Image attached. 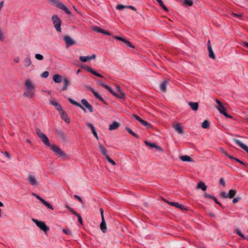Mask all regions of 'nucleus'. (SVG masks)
<instances>
[{
  "instance_id": "f257e3e1",
  "label": "nucleus",
  "mask_w": 248,
  "mask_h": 248,
  "mask_svg": "<svg viewBox=\"0 0 248 248\" xmlns=\"http://www.w3.org/2000/svg\"><path fill=\"white\" fill-rule=\"evenodd\" d=\"M26 90L23 94L24 96L33 98L35 95V86L30 79H27L25 83Z\"/></svg>"
},
{
  "instance_id": "f03ea898",
  "label": "nucleus",
  "mask_w": 248,
  "mask_h": 248,
  "mask_svg": "<svg viewBox=\"0 0 248 248\" xmlns=\"http://www.w3.org/2000/svg\"><path fill=\"white\" fill-rule=\"evenodd\" d=\"M48 1L51 4L64 11L67 15H70L71 14V13L68 8L59 0H48Z\"/></svg>"
},
{
  "instance_id": "7ed1b4c3",
  "label": "nucleus",
  "mask_w": 248,
  "mask_h": 248,
  "mask_svg": "<svg viewBox=\"0 0 248 248\" xmlns=\"http://www.w3.org/2000/svg\"><path fill=\"white\" fill-rule=\"evenodd\" d=\"M53 24L56 31L59 32L62 31L61 24L62 21L60 18L57 15H53L51 17Z\"/></svg>"
},
{
  "instance_id": "20e7f679",
  "label": "nucleus",
  "mask_w": 248,
  "mask_h": 248,
  "mask_svg": "<svg viewBox=\"0 0 248 248\" xmlns=\"http://www.w3.org/2000/svg\"><path fill=\"white\" fill-rule=\"evenodd\" d=\"M36 133L39 138L40 139L41 141L44 143V144L46 146H51L49 141V140L47 138V136L44 134L40 129L38 128H36Z\"/></svg>"
},
{
  "instance_id": "39448f33",
  "label": "nucleus",
  "mask_w": 248,
  "mask_h": 248,
  "mask_svg": "<svg viewBox=\"0 0 248 248\" xmlns=\"http://www.w3.org/2000/svg\"><path fill=\"white\" fill-rule=\"evenodd\" d=\"M50 148L55 154L62 158L67 157V155L63 152L58 146L55 145H52L50 146Z\"/></svg>"
},
{
  "instance_id": "423d86ee",
  "label": "nucleus",
  "mask_w": 248,
  "mask_h": 248,
  "mask_svg": "<svg viewBox=\"0 0 248 248\" xmlns=\"http://www.w3.org/2000/svg\"><path fill=\"white\" fill-rule=\"evenodd\" d=\"M32 221L44 232H46L49 231V228L46 226L45 222L34 218H32Z\"/></svg>"
},
{
  "instance_id": "0eeeda50",
  "label": "nucleus",
  "mask_w": 248,
  "mask_h": 248,
  "mask_svg": "<svg viewBox=\"0 0 248 248\" xmlns=\"http://www.w3.org/2000/svg\"><path fill=\"white\" fill-rule=\"evenodd\" d=\"M236 194V190L234 189L230 190L229 193L222 191L220 193V196L224 198H232Z\"/></svg>"
},
{
  "instance_id": "6e6552de",
  "label": "nucleus",
  "mask_w": 248,
  "mask_h": 248,
  "mask_svg": "<svg viewBox=\"0 0 248 248\" xmlns=\"http://www.w3.org/2000/svg\"><path fill=\"white\" fill-rule=\"evenodd\" d=\"M27 180L29 183L32 186H36L38 184L35 176L32 174H29L28 175Z\"/></svg>"
},
{
  "instance_id": "1a4fd4ad",
  "label": "nucleus",
  "mask_w": 248,
  "mask_h": 248,
  "mask_svg": "<svg viewBox=\"0 0 248 248\" xmlns=\"http://www.w3.org/2000/svg\"><path fill=\"white\" fill-rule=\"evenodd\" d=\"M92 29L93 31L95 32L101 33L107 35H111V33L110 32L98 27L93 26L92 27Z\"/></svg>"
},
{
  "instance_id": "9d476101",
  "label": "nucleus",
  "mask_w": 248,
  "mask_h": 248,
  "mask_svg": "<svg viewBox=\"0 0 248 248\" xmlns=\"http://www.w3.org/2000/svg\"><path fill=\"white\" fill-rule=\"evenodd\" d=\"M63 40L66 43L67 46H71L75 44V41H74L69 36L65 35L63 37Z\"/></svg>"
},
{
  "instance_id": "9b49d317",
  "label": "nucleus",
  "mask_w": 248,
  "mask_h": 248,
  "mask_svg": "<svg viewBox=\"0 0 248 248\" xmlns=\"http://www.w3.org/2000/svg\"><path fill=\"white\" fill-rule=\"evenodd\" d=\"M81 103L90 112H93V108L92 106L85 99H81Z\"/></svg>"
},
{
  "instance_id": "f8f14e48",
  "label": "nucleus",
  "mask_w": 248,
  "mask_h": 248,
  "mask_svg": "<svg viewBox=\"0 0 248 248\" xmlns=\"http://www.w3.org/2000/svg\"><path fill=\"white\" fill-rule=\"evenodd\" d=\"M234 142L239 145L241 148L244 150L248 153V147L244 144L241 141L237 139L234 140Z\"/></svg>"
},
{
  "instance_id": "ddd939ff",
  "label": "nucleus",
  "mask_w": 248,
  "mask_h": 248,
  "mask_svg": "<svg viewBox=\"0 0 248 248\" xmlns=\"http://www.w3.org/2000/svg\"><path fill=\"white\" fill-rule=\"evenodd\" d=\"M51 105L54 106L56 109H57L60 112L63 110L62 106L55 100L52 99L49 101Z\"/></svg>"
},
{
  "instance_id": "4468645a",
  "label": "nucleus",
  "mask_w": 248,
  "mask_h": 248,
  "mask_svg": "<svg viewBox=\"0 0 248 248\" xmlns=\"http://www.w3.org/2000/svg\"><path fill=\"white\" fill-rule=\"evenodd\" d=\"M173 128L179 134H183L184 133V130L182 127L181 126L179 123H176L174 124Z\"/></svg>"
},
{
  "instance_id": "2eb2a0df",
  "label": "nucleus",
  "mask_w": 248,
  "mask_h": 248,
  "mask_svg": "<svg viewBox=\"0 0 248 248\" xmlns=\"http://www.w3.org/2000/svg\"><path fill=\"white\" fill-rule=\"evenodd\" d=\"M217 108L221 114L224 115L226 117L230 118H232V117L231 115H228L226 113V108H224L223 106H221V107H217Z\"/></svg>"
},
{
  "instance_id": "dca6fc26",
  "label": "nucleus",
  "mask_w": 248,
  "mask_h": 248,
  "mask_svg": "<svg viewBox=\"0 0 248 248\" xmlns=\"http://www.w3.org/2000/svg\"><path fill=\"white\" fill-rule=\"evenodd\" d=\"M68 101L73 105H75L76 106L80 108L81 109H82L84 112H86V109L85 108L79 103L76 102V101L74 100L73 99L69 98L68 99Z\"/></svg>"
},
{
  "instance_id": "f3484780",
  "label": "nucleus",
  "mask_w": 248,
  "mask_h": 248,
  "mask_svg": "<svg viewBox=\"0 0 248 248\" xmlns=\"http://www.w3.org/2000/svg\"><path fill=\"white\" fill-rule=\"evenodd\" d=\"M60 114L61 115L62 118L67 123H70V119L69 118L67 114L62 110V111H60Z\"/></svg>"
},
{
  "instance_id": "a211bd4d",
  "label": "nucleus",
  "mask_w": 248,
  "mask_h": 248,
  "mask_svg": "<svg viewBox=\"0 0 248 248\" xmlns=\"http://www.w3.org/2000/svg\"><path fill=\"white\" fill-rule=\"evenodd\" d=\"M99 148L101 151V153L106 157L108 156V151L106 148L101 144H99Z\"/></svg>"
},
{
  "instance_id": "6ab92c4d",
  "label": "nucleus",
  "mask_w": 248,
  "mask_h": 248,
  "mask_svg": "<svg viewBox=\"0 0 248 248\" xmlns=\"http://www.w3.org/2000/svg\"><path fill=\"white\" fill-rule=\"evenodd\" d=\"M188 105L190 106L191 109L193 111H196L198 110L199 108L198 103L190 102L188 103Z\"/></svg>"
},
{
  "instance_id": "aec40b11",
  "label": "nucleus",
  "mask_w": 248,
  "mask_h": 248,
  "mask_svg": "<svg viewBox=\"0 0 248 248\" xmlns=\"http://www.w3.org/2000/svg\"><path fill=\"white\" fill-rule=\"evenodd\" d=\"M145 144L151 148H155L157 150L161 151V149L159 146H157L155 143H151L147 141H144Z\"/></svg>"
},
{
  "instance_id": "412c9836",
  "label": "nucleus",
  "mask_w": 248,
  "mask_h": 248,
  "mask_svg": "<svg viewBox=\"0 0 248 248\" xmlns=\"http://www.w3.org/2000/svg\"><path fill=\"white\" fill-rule=\"evenodd\" d=\"M120 126V124L117 122H114L112 124L109 125V130H113L117 129Z\"/></svg>"
},
{
  "instance_id": "4be33fe9",
  "label": "nucleus",
  "mask_w": 248,
  "mask_h": 248,
  "mask_svg": "<svg viewBox=\"0 0 248 248\" xmlns=\"http://www.w3.org/2000/svg\"><path fill=\"white\" fill-rule=\"evenodd\" d=\"M23 64L25 67H28L31 64V61L30 58L26 57L23 60Z\"/></svg>"
},
{
  "instance_id": "5701e85b",
  "label": "nucleus",
  "mask_w": 248,
  "mask_h": 248,
  "mask_svg": "<svg viewBox=\"0 0 248 248\" xmlns=\"http://www.w3.org/2000/svg\"><path fill=\"white\" fill-rule=\"evenodd\" d=\"M180 159L181 160H182L183 161H185V162H193V161L192 158L190 156H189L187 155H185L181 156L180 157Z\"/></svg>"
},
{
  "instance_id": "b1692460",
  "label": "nucleus",
  "mask_w": 248,
  "mask_h": 248,
  "mask_svg": "<svg viewBox=\"0 0 248 248\" xmlns=\"http://www.w3.org/2000/svg\"><path fill=\"white\" fill-rule=\"evenodd\" d=\"M100 228L103 232H106L107 227L104 217H103V219H102V221L100 224Z\"/></svg>"
},
{
  "instance_id": "393cba45",
  "label": "nucleus",
  "mask_w": 248,
  "mask_h": 248,
  "mask_svg": "<svg viewBox=\"0 0 248 248\" xmlns=\"http://www.w3.org/2000/svg\"><path fill=\"white\" fill-rule=\"evenodd\" d=\"M53 80L56 83H60L62 80V77L59 74H56L53 76Z\"/></svg>"
},
{
  "instance_id": "a878e982",
  "label": "nucleus",
  "mask_w": 248,
  "mask_h": 248,
  "mask_svg": "<svg viewBox=\"0 0 248 248\" xmlns=\"http://www.w3.org/2000/svg\"><path fill=\"white\" fill-rule=\"evenodd\" d=\"M197 187L199 189H201L203 191L206 190L207 188L206 186L202 182H200L197 185Z\"/></svg>"
},
{
  "instance_id": "bb28decb",
  "label": "nucleus",
  "mask_w": 248,
  "mask_h": 248,
  "mask_svg": "<svg viewBox=\"0 0 248 248\" xmlns=\"http://www.w3.org/2000/svg\"><path fill=\"white\" fill-rule=\"evenodd\" d=\"M208 49L209 51V56L210 58L213 59H215L216 57L213 51L212 48L210 45H209L208 46Z\"/></svg>"
},
{
  "instance_id": "cd10ccee",
  "label": "nucleus",
  "mask_w": 248,
  "mask_h": 248,
  "mask_svg": "<svg viewBox=\"0 0 248 248\" xmlns=\"http://www.w3.org/2000/svg\"><path fill=\"white\" fill-rule=\"evenodd\" d=\"M63 87L62 88V90H66L67 88V87L70 84V81L67 78H65L63 79Z\"/></svg>"
},
{
  "instance_id": "c85d7f7f",
  "label": "nucleus",
  "mask_w": 248,
  "mask_h": 248,
  "mask_svg": "<svg viewBox=\"0 0 248 248\" xmlns=\"http://www.w3.org/2000/svg\"><path fill=\"white\" fill-rule=\"evenodd\" d=\"M167 81H165L161 84L160 86V89L162 92L165 93L166 92Z\"/></svg>"
},
{
  "instance_id": "c756f323",
  "label": "nucleus",
  "mask_w": 248,
  "mask_h": 248,
  "mask_svg": "<svg viewBox=\"0 0 248 248\" xmlns=\"http://www.w3.org/2000/svg\"><path fill=\"white\" fill-rule=\"evenodd\" d=\"M171 206H174L178 208L181 209L182 210L186 209V208L184 206L179 204L178 202H171Z\"/></svg>"
},
{
  "instance_id": "7c9ffc66",
  "label": "nucleus",
  "mask_w": 248,
  "mask_h": 248,
  "mask_svg": "<svg viewBox=\"0 0 248 248\" xmlns=\"http://www.w3.org/2000/svg\"><path fill=\"white\" fill-rule=\"evenodd\" d=\"M93 93V95L95 96V97L97 98L98 99H99L100 101H101V102H104V100L103 99V98L102 97V96L99 94V93L97 92H96L95 91H94Z\"/></svg>"
},
{
  "instance_id": "2f4dec72",
  "label": "nucleus",
  "mask_w": 248,
  "mask_h": 248,
  "mask_svg": "<svg viewBox=\"0 0 248 248\" xmlns=\"http://www.w3.org/2000/svg\"><path fill=\"white\" fill-rule=\"evenodd\" d=\"M125 129L129 133L133 135L134 137L138 139L139 138L138 135L134 133L130 128L126 127Z\"/></svg>"
},
{
  "instance_id": "473e14b6",
  "label": "nucleus",
  "mask_w": 248,
  "mask_h": 248,
  "mask_svg": "<svg viewBox=\"0 0 248 248\" xmlns=\"http://www.w3.org/2000/svg\"><path fill=\"white\" fill-rule=\"evenodd\" d=\"M185 6H191L193 4V0H182Z\"/></svg>"
},
{
  "instance_id": "72a5a7b5",
  "label": "nucleus",
  "mask_w": 248,
  "mask_h": 248,
  "mask_svg": "<svg viewBox=\"0 0 248 248\" xmlns=\"http://www.w3.org/2000/svg\"><path fill=\"white\" fill-rule=\"evenodd\" d=\"M91 73L93 74L94 75L97 76V77H100V78H103V76L101 75L100 74L96 72L94 69H93V68L91 69L90 72Z\"/></svg>"
},
{
  "instance_id": "f704fd0d",
  "label": "nucleus",
  "mask_w": 248,
  "mask_h": 248,
  "mask_svg": "<svg viewBox=\"0 0 248 248\" xmlns=\"http://www.w3.org/2000/svg\"><path fill=\"white\" fill-rule=\"evenodd\" d=\"M91 73L93 74L94 75L97 76V77H100V78H103V76L101 75L100 74L96 72L94 69H93V68L91 69L90 72Z\"/></svg>"
},
{
  "instance_id": "c9c22d12",
  "label": "nucleus",
  "mask_w": 248,
  "mask_h": 248,
  "mask_svg": "<svg viewBox=\"0 0 248 248\" xmlns=\"http://www.w3.org/2000/svg\"><path fill=\"white\" fill-rule=\"evenodd\" d=\"M159 5L162 7V8L165 11H168V9L165 6V5L164 4L163 1L161 0H156Z\"/></svg>"
},
{
  "instance_id": "e433bc0d",
  "label": "nucleus",
  "mask_w": 248,
  "mask_h": 248,
  "mask_svg": "<svg viewBox=\"0 0 248 248\" xmlns=\"http://www.w3.org/2000/svg\"><path fill=\"white\" fill-rule=\"evenodd\" d=\"M202 126L203 128H208L209 127V122L205 120L202 123Z\"/></svg>"
},
{
  "instance_id": "4c0bfd02",
  "label": "nucleus",
  "mask_w": 248,
  "mask_h": 248,
  "mask_svg": "<svg viewBox=\"0 0 248 248\" xmlns=\"http://www.w3.org/2000/svg\"><path fill=\"white\" fill-rule=\"evenodd\" d=\"M79 60L81 62H85L89 61V56H80L79 57Z\"/></svg>"
},
{
  "instance_id": "58836bf2",
  "label": "nucleus",
  "mask_w": 248,
  "mask_h": 248,
  "mask_svg": "<svg viewBox=\"0 0 248 248\" xmlns=\"http://www.w3.org/2000/svg\"><path fill=\"white\" fill-rule=\"evenodd\" d=\"M35 58L39 61H42L44 59V56L40 54L37 53L35 55Z\"/></svg>"
},
{
  "instance_id": "ea45409f",
  "label": "nucleus",
  "mask_w": 248,
  "mask_h": 248,
  "mask_svg": "<svg viewBox=\"0 0 248 248\" xmlns=\"http://www.w3.org/2000/svg\"><path fill=\"white\" fill-rule=\"evenodd\" d=\"M46 206L47 208L51 209V210H53V207L52 206V205L49 203H48V202H46V201H43V202H42Z\"/></svg>"
},
{
  "instance_id": "a19ab883",
  "label": "nucleus",
  "mask_w": 248,
  "mask_h": 248,
  "mask_svg": "<svg viewBox=\"0 0 248 248\" xmlns=\"http://www.w3.org/2000/svg\"><path fill=\"white\" fill-rule=\"evenodd\" d=\"M235 232H236V233L239 236H241V237H242L244 239H246V237L244 236V235H243L241 232H240V231L238 229H235Z\"/></svg>"
},
{
  "instance_id": "79ce46f5",
  "label": "nucleus",
  "mask_w": 248,
  "mask_h": 248,
  "mask_svg": "<svg viewBox=\"0 0 248 248\" xmlns=\"http://www.w3.org/2000/svg\"><path fill=\"white\" fill-rule=\"evenodd\" d=\"M142 125L146 126L147 128H149L150 126V124L145 121L141 119L140 122Z\"/></svg>"
},
{
  "instance_id": "37998d69",
  "label": "nucleus",
  "mask_w": 248,
  "mask_h": 248,
  "mask_svg": "<svg viewBox=\"0 0 248 248\" xmlns=\"http://www.w3.org/2000/svg\"><path fill=\"white\" fill-rule=\"evenodd\" d=\"M106 89L108 90L114 96L116 95V93L108 85L107 87H106Z\"/></svg>"
},
{
  "instance_id": "c03bdc74",
  "label": "nucleus",
  "mask_w": 248,
  "mask_h": 248,
  "mask_svg": "<svg viewBox=\"0 0 248 248\" xmlns=\"http://www.w3.org/2000/svg\"><path fill=\"white\" fill-rule=\"evenodd\" d=\"M74 215H75V216H76L78 217L79 222L81 224H82V218H81V217L80 216V215L79 214H78L77 212H74Z\"/></svg>"
},
{
  "instance_id": "a18cd8bd",
  "label": "nucleus",
  "mask_w": 248,
  "mask_h": 248,
  "mask_svg": "<svg viewBox=\"0 0 248 248\" xmlns=\"http://www.w3.org/2000/svg\"><path fill=\"white\" fill-rule=\"evenodd\" d=\"M115 96L121 99H124L125 97V95L123 92L120 93L119 94L116 93V95Z\"/></svg>"
},
{
  "instance_id": "49530a36",
  "label": "nucleus",
  "mask_w": 248,
  "mask_h": 248,
  "mask_svg": "<svg viewBox=\"0 0 248 248\" xmlns=\"http://www.w3.org/2000/svg\"><path fill=\"white\" fill-rule=\"evenodd\" d=\"M123 43H124L125 44H126L128 46L130 47L134 48V46L132 45V44L130 42L125 39H124L123 41Z\"/></svg>"
},
{
  "instance_id": "de8ad7c7",
  "label": "nucleus",
  "mask_w": 248,
  "mask_h": 248,
  "mask_svg": "<svg viewBox=\"0 0 248 248\" xmlns=\"http://www.w3.org/2000/svg\"><path fill=\"white\" fill-rule=\"evenodd\" d=\"M62 232L67 235H71L72 234L71 231L68 229H63Z\"/></svg>"
},
{
  "instance_id": "09e8293b",
  "label": "nucleus",
  "mask_w": 248,
  "mask_h": 248,
  "mask_svg": "<svg viewBox=\"0 0 248 248\" xmlns=\"http://www.w3.org/2000/svg\"><path fill=\"white\" fill-rule=\"evenodd\" d=\"M49 75V73L47 71H45L41 75V77L43 78H46Z\"/></svg>"
},
{
  "instance_id": "8fccbe9b",
  "label": "nucleus",
  "mask_w": 248,
  "mask_h": 248,
  "mask_svg": "<svg viewBox=\"0 0 248 248\" xmlns=\"http://www.w3.org/2000/svg\"><path fill=\"white\" fill-rule=\"evenodd\" d=\"M106 159H107V160L110 163H111L112 165H116V163L113 160H112L110 158H109V157L108 156H107L106 157Z\"/></svg>"
},
{
  "instance_id": "3c124183",
  "label": "nucleus",
  "mask_w": 248,
  "mask_h": 248,
  "mask_svg": "<svg viewBox=\"0 0 248 248\" xmlns=\"http://www.w3.org/2000/svg\"><path fill=\"white\" fill-rule=\"evenodd\" d=\"M32 195L35 197H36L39 201H40L42 202H43V201H44V200L43 198H42L41 197H40L39 195H37L35 193H33Z\"/></svg>"
},
{
  "instance_id": "603ef678",
  "label": "nucleus",
  "mask_w": 248,
  "mask_h": 248,
  "mask_svg": "<svg viewBox=\"0 0 248 248\" xmlns=\"http://www.w3.org/2000/svg\"><path fill=\"white\" fill-rule=\"evenodd\" d=\"M0 37L5 38V34L2 27L0 26Z\"/></svg>"
},
{
  "instance_id": "864d4df0",
  "label": "nucleus",
  "mask_w": 248,
  "mask_h": 248,
  "mask_svg": "<svg viewBox=\"0 0 248 248\" xmlns=\"http://www.w3.org/2000/svg\"><path fill=\"white\" fill-rule=\"evenodd\" d=\"M132 118H134L135 119L138 121L139 122H140L141 120V119L139 116L135 115V114L133 115Z\"/></svg>"
},
{
  "instance_id": "5fc2aeb1",
  "label": "nucleus",
  "mask_w": 248,
  "mask_h": 248,
  "mask_svg": "<svg viewBox=\"0 0 248 248\" xmlns=\"http://www.w3.org/2000/svg\"><path fill=\"white\" fill-rule=\"evenodd\" d=\"M126 7V6H124L123 5L120 4V5H118L116 6V9L117 10H122V9H124V8H125Z\"/></svg>"
},
{
  "instance_id": "6e6d98bb",
  "label": "nucleus",
  "mask_w": 248,
  "mask_h": 248,
  "mask_svg": "<svg viewBox=\"0 0 248 248\" xmlns=\"http://www.w3.org/2000/svg\"><path fill=\"white\" fill-rule=\"evenodd\" d=\"M204 197H205L206 198H208V199H213L214 197L208 194V193H205L204 194Z\"/></svg>"
},
{
  "instance_id": "4d7b16f0",
  "label": "nucleus",
  "mask_w": 248,
  "mask_h": 248,
  "mask_svg": "<svg viewBox=\"0 0 248 248\" xmlns=\"http://www.w3.org/2000/svg\"><path fill=\"white\" fill-rule=\"evenodd\" d=\"M87 125L91 128L92 131L95 129L94 126L91 123H88Z\"/></svg>"
},
{
  "instance_id": "13d9d810",
  "label": "nucleus",
  "mask_w": 248,
  "mask_h": 248,
  "mask_svg": "<svg viewBox=\"0 0 248 248\" xmlns=\"http://www.w3.org/2000/svg\"><path fill=\"white\" fill-rule=\"evenodd\" d=\"M223 153H224V154H225V155H226L228 158H229L230 159H234V160H235V158H234V157H232V156H231L230 155H229V154H228V153H226V152L223 151Z\"/></svg>"
},
{
  "instance_id": "bf43d9fd",
  "label": "nucleus",
  "mask_w": 248,
  "mask_h": 248,
  "mask_svg": "<svg viewBox=\"0 0 248 248\" xmlns=\"http://www.w3.org/2000/svg\"><path fill=\"white\" fill-rule=\"evenodd\" d=\"M74 197L78 200L81 203H83V201L82 200L81 198L78 196V195H75Z\"/></svg>"
},
{
  "instance_id": "052dcab7",
  "label": "nucleus",
  "mask_w": 248,
  "mask_h": 248,
  "mask_svg": "<svg viewBox=\"0 0 248 248\" xmlns=\"http://www.w3.org/2000/svg\"><path fill=\"white\" fill-rule=\"evenodd\" d=\"M232 15L234 17H238V18H240L241 17V16H242V14H235V13H233L232 14Z\"/></svg>"
},
{
  "instance_id": "680f3d73",
  "label": "nucleus",
  "mask_w": 248,
  "mask_h": 248,
  "mask_svg": "<svg viewBox=\"0 0 248 248\" xmlns=\"http://www.w3.org/2000/svg\"><path fill=\"white\" fill-rule=\"evenodd\" d=\"M216 102H217V103L218 105V107H221V106H223L221 102L219 100L216 99Z\"/></svg>"
},
{
  "instance_id": "e2e57ef3",
  "label": "nucleus",
  "mask_w": 248,
  "mask_h": 248,
  "mask_svg": "<svg viewBox=\"0 0 248 248\" xmlns=\"http://www.w3.org/2000/svg\"><path fill=\"white\" fill-rule=\"evenodd\" d=\"M92 132H93V135L96 138V139L98 140V137L97 136V132H96L95 129L93 130V131H92Z\"/></svg>"
},
{
  "instance_id": "0e129e2a",
  "label": "nucleus",
  "mask_w": 248,
  "mask_h": 248,
  "mask_svg": "<svg viewBox=\"0 0 248 248\" xmlns=\"http://www.w3.org/2000/svg\"><path fill=\"white\" fill-rule=\"evenodd\" d=\"M98 83H99V84L100 86L104 87L105 89H106V87H107V86H108V85L105 84L103 82H102L101 81H98Z\"/></svg>"
},
{
  "instance_id": "69168bd1",
  "label": "nucleus",
  "mask_w": 248,
  "mask_h": 248,
  "mask_svg": "<svg viewBox=\"0 0 248 248\" xmlns=\"http://www.w3.org/2000/svg\"><path fill=\"white\" fill-rule=\"evenodd\" d=\"M114 38L118 40L122 41L123 42V41L124 40V39L122 37H120V36H114Z\"/></svg>"
},
{
  "instance_id": "338daca9",
  "label": "nucleus",
  "mask_w": 248,
  "mask_h": 248,
  "mask_svg": "<svg viewBox=\"0 0 248 248\" xmlns=\"http://www.w3.org/2000/svg\"><path fill=\"white\" fill-rule=\"evenodd\" d=\"M239 200H240L239 198H233V199L232 200V202L234 203H235L237 202Z\"/></svg>"
},
{
  "instance_id": "774afa93",
  "label": "nucleus",
  "mask_w": 248,
  "mask_h": 248,
  "mask_svg": "<svg viewBox=\"0 0 248 248\" xmlns=\"http://www.w3.org/2000/svg\"><path fill=\"white\" fill-rule=\"evenodd\" d=\"M220 184L221 185H222V186H225V181L224 180V179L223 178L220 179Z\"/></svg>"
}]
</instances>
